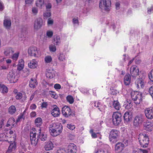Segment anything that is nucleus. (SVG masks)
Listing matches in <instances>:
<instances>
[{"label": "nucleus", "instance_id": "f257e3e1", "mask_svg": "<svg viewBox=\"0 0 153 153\" xmlns=\"http://www.w3.org/2000/svg\"><path fill=\"white\" fill-rule=\"evenodd\" d=\"M62 130V125L59 123H54L50 125L49 131L52 136L56 137L59 135Z\"/></svg>", "mask_w": 153, "mask_h": 153}, {"label": "nucleus", "instance_id": "f03ea898", "mask_svg": "<svg viewBox=\"0 0 153 153\" xmlns=\"http://www.w3.org/2000/svg\"><path fill=\"white\" fill-rule=\"evenodd\" d=\"M138 139L141 147L143 148H146L148 146L149 140L148 136L146 134L143 133L140 134Z\"/></svg>", "mask_w": 153, "mask_h": 153}, {"label": "nucleus", "instance_id": "7ed1b4c3", "mask_svg": "<svg viewBox=\"0 0 153 153\" xmlns=\"http://www.w3.org/2000/svg\"><path fill=\"white\" fill-rule=\"evenodd\" d=\"M142 94L137 91H132L131 93V98L136 105L140 104L142 101Z\"/></svg>", "mask_w": 153, "mask_h": 153}, {"label": "nucleus", "instance_id": "20e7f679", "mask_svg": "<svg viewBox=\"0 0 153 153\" xmlns=\"http://www.w3.org/2000/svg\"><path fill=\"white\" fill-rule=\"evenodd\" d=\"M111 4V0H101L99 7L102 10L108 11Z\"/></svg>", "mask_w": 153, "mask_h": 153}, {"label": "nucleus", "instance_id": "39448f33", "mask_svg": "<svg viewBox=\"0 0 153 153\" xmlns=\"http://www.w3.org/2000/svg\"><path fill=\"white\" fill-rule=\"evenodd\" d=\"M121 114L119 112H114L112 116V122L114 125L117 126L121 121Z\"/></svg>", "mask_w": 153, "mask_h": 153}, {"label": "nucleus", "instance_id": "423d86ee", "mask_svg": "<svg viewBox=\"0 0 153 153\" xmlns=\"http://www.w3.org/2000/svg\"><path fill=\"white\" fill-rule=\"evenodd\" d=\"M62 113L65 117H68L71 116H74L75 113L73 111L71 112L70 108L67 106H65L62 108Z\"/></svg>", "mask_w": 153, "mask_h": 153}, {"label": "nucleus", "instance_id": "0eeeda50", "mask_svg": "<svg viewBox=\"0 0 153 153\" xmlns=\"http://www.w3.org/2000/svg\"><path fill=\"white\" fill-rule=\"evenodd\" d=\"M144 121V116L142 114H139L134 118V125L136 126H138L141 124Z\"/></svg>", "mask_w": 153, "mask_h": 153}, {"label": "nucleus", "instance_id": "6e6552de", "mask_svg": "<svg viewBox=\"0 0 153 153\" xmlns=\"http://www.w3.org/2000/svg\"><path fill=\"white\" fill-rule=\"evenodd\" d=\"M119 134V132L118 131L115 129L111 130L109 134V140L110 141L114 142L115 141Z\"/></svg>", "mask_w": 153, "mask_h": 153}, {"label": "nucleus", "instance_id": "1a4fd4ad", "mask_svg": "<svg viewBox=\"0 0 153 153\" xmlns=\"http://www.w3.org/2000/svg\"><path fill=\"white\" fill-rule=\"evenodd\" d=\"M146 116L148 119H153V108L150 107L146 108L145 111Z\"/></svg>", "mask_w": 153, "mask_h": 153}, {"label": "nucleus", "instance_id": "9d476101", "mask_svg": "<svg viewBox=\"0 0 153 153\" xmlns=\"http://www.w3.org/2000/svg\"><path fill=\"white\" fill-rule=\"evenodd\" d=\"M67 150L68 153H76L77 147L74 143H70L68 146Z\"/></svg>", "mask_w": 153, "mask_h": 153}, {"label": "nucleus", "instance_id": "9b49d317", "mask_svg": "<svg viewBox=\"0 0 153 153\" xmlns=\"http://www.w3.org/2000/svg\"><path fill=\"white\" fill-rule=\"evenodd\" d=\"M43 25L42 19L40 18L36 19L34 23V28L35 29L38 30L40 29Z\"/></svg>", "mask_w": 153, "mask_h": 153}, {"label": "nucleus", "instance_id": "f8f14e48", "mask_svg": "<svg viewBox=\"0 0 153 153\" xmlns=\"http://www.w3.org/2000/svg\"><path fill=\"white\" fill-rule=\"evenodd\" d=\"M36 132H30V136L31 144L33 146H36L37 143L38 138H36Z\"/></svg>", "mask_w": 153, "mask_h": 153}, {"label": "nucleus", "instance_id": "ddd939ff", "mask_svg": "<svg viewBox=\"0 0 153 153\" xmlns=\"http://www.w3.org/2000/svg\"><path fill=\"white\" fill-rule=\"evenodd\" d=\"M28 55L30 56H33L36 57L38 53L37 48L35 47H30L28 51Z\"/></svg>", "mask_w": 153, "mask_h": 153}, {"label": "nucleus", "instance_id": "4468645a", "mask_svg": "<svg viewBox=\"0 0 153 153\" xmlns=\"http://www.w3.org/2000/svg\"><path fill=\"white\" fill-rule=\"evenodd\" d=\"M130 72L132 76H137L139 75L138 68H136L134 66H132L130 69Z\"/></svg>", "mask_w": 153, "mask_h": 153}, {"label": "nucleus", "instance_id": "2eb2a0df", "mask_svg": "<svg viewBox=\"0 0 153 153\" xmlns=\"http://www.w3.org/2000/svg\"><path fill=\"white\" fill-rule=\"evenodd\" d=\"M17 123H15V119L13 117L10 118L8 120L6 126L8 127L12 125L13 127H15L16 126Z\"/></svg>", "mask_w": 153, "mask_h": 153}, {"label": "nucleus", "instance_id": "dca6fc26", "mask_svg": "<svg viewBox=\"0 0 153 153\" xmlns=\"http://www.w3.org/2000/svg\"><path fill=\"white\" fill-rule=\"evenodd\" d=\"M39 134H38V139H40L41 141H46L47 139V134L41 132V129L39 130Z\"/></svg>", "mask_w": 153, "mask_h": 153}, {"label": "nucleus", "instance_id": "f3484780", "mask_svg": "<svg viewBox=\"0 0 153 153\" xmlns=\"http://www.w3.org/2000/svg\"><path fill=\"white\" fill-rule=\"evenodd\" d=\"M124 145L121 143H118L115 145V149L117 152H119L123 149Z\"/></svg>", "mask_w": 153, "mask_h": 153}, {"label": "nucleus", "instance_id": "a211bd4d", "mask_svg": "<svg viewBox=\"0 0 153 153\" xmlns=\"http://www.w3.org/2000/svg\"><path fill=\"white\" fill-rule=\"evenodd\" d=\"M51 113L53 117H57L60 114V110L58 107L56 106L51 111Z\"/></svg>", "mask_w": 153, "mask_h": 153}, {"label": "nucleus", "instance_id": "6ab92c4d", "mask_svg": "<svg viewBox=\"0 0 153 153\" xmlns=\"http://www.w3.org/2000/svg\"><path fill=\"white\" fill-rule=\"evenodd\" d=\"M3 24L7 29H9L11 27V22L10 19H5L4 21Z\"/></svg>", "mask_w": 153, "mask_h": 153}, {"label": "nucleus", "instance_id": "aec40b11", "mask_svg": "<svg viewBox=\"0 0 153 153\" xmlns=\"http://www.w3.org/2000/svg\"><path fill=\"white\" fill-rule=\"evenodd\" d=\"M112 106L110 105V107H112L116 110H119L121 108L120 104L117 100H114L112 102Z\"/></svg>", "mask_w": 153, "mask_h": 153}, {"label": "nucleus", "instance_id": "412c9836", "mask_svg": "<svg viewBox=\"0 0 153 153\" xmlns=\"http://www.w3.org/2000/svg\"><path fill=\"white\" fill-rule=\"evenodd\" d=\"M123 118L124 120L126 122H128L132 118V116L129 112H126L124 115Z\"/></svg>", "mask_w": 153, "mask_h": 153}, {"label": "nucleus", "instance_id": "4be33fe9", "mask_svg": "<svg viewBox=\"0 0 153 153\" xmlns=\"http://www.w3.org/2000/svg\"><path fill=\"white\" fill-rule=\"evenodd\" d=\"M137 87L139 88V85H140L141 88H143L144 87L145 81L142 78H138L137 80Z\"/></svg>", "mask_w": 153, "mask_h": 153}, {"label": "nucleus", "instance_id": "5701e85b", "mask_svg": "<svg viewBox=\"0 0 153 153\" xmlns=\"http://www.w3.org/2000/svg\"><path fill=\"white\" fill-rule=\"evenodd\" d=\"M28 66L31 68H35L37 66V62L35 59H33L30 63L28 64Z\"/></svg>", "mask_w": 153, "mask_h": 153}, {"label": "nucleus", "instance_id": "b1692460", "mask_svg": "<svg viewBox=\"0 0 153 153\" xmlns=\"http://www.w3.org/2000/svg\"><path fill=\"white\" fill-rule=\"evenodd\" d=\"M24 61L23 59L19 60V63L17 65V70L19 71L22 70L24 68Z\"/></svg>", "mask_w": 153, "mask_h": 153}, {"label": "nucleus", "instance_id": "393cba45", "mask_svg": "<svg viewBox=\"0 0 153 153\" xmlns=\"http://www.w3.org/2000/svg\"><path fill=\"white\" fill-rule=\"evenodd\" d=\"M53 147V144L51 141L48 142L45 145V148L46 150H50L52 149Z\"/></svg>", "mask_w": 153, "mask_h": 153}, {"label": "nucleus", "instance_id": "a878e982", "mask_svg": "<svg viewBox=\"0 0 153 153\" xmlns=\"http://www.w3.org/2000/svg\"><path fill=\"white\" fill-rule=\"evenodd\" d=\"M16 148V145L14 143H12L10 144L8 149L6 153H10L13 150H15Z\"/></svg>", "mask_w": 153, "mask_h": 153}, {"label": "nucleus", "instance_id": "bb28decb", "mask_svg": "<svg viewBox=\"0 0 153 153\" xmlns=\"http://www.w3.org/2000/svg\"><path fill=\"white\" fill-rule=\"evenodd\" d=\"M46 76H55L54 71L53 69H48L46 71Z\"/></svg>", "mask_w": 153, "mask_h": 153}, {"label": "nucleus", "instance_id": "cd10ccee", "mask_svg": "<svg viewBox=\"0 0 153 153\" xmlns=\"http://www.w3.org/2000/svg\"><path fill=\"white\" fill-rule=\"evenodd\" d=\"M53 42L55 45H59L61 43L60 38L59 36H56L53 39Z\"/></svg>", "mask_w": 153, "mask_h": 153}, {"label": "nucleus", "instance_id": "c85d7f7f", "mask_svg": "<svg viewBox=\"0 0 153 153\" xmlns=\"http://www.w3.org/2000/svg\"><path fill=\"white\" fill-rule=\"evenodd\" d=\"M0 91L2 93H6L8 92V88L4 85L0 84Z\"/></svg>", "mask_w": 153, "mask_h": 153}, {"label": "nucleus", "instance_id": "c756f323", "mask_svg": "<svg viewBox=\"0 0 153 153\" xmlns=\"http://www.w3.org/2000/svg\"><path fill=\"white\" fill-rule=\"evenodd\" d=\"M35 4L37 7L42 8L44 5V0H37Z\"/></svg>", "mask_w": 153, "mask_h": 153}, {"label": "nucleus", "instance_id": "7c9ffc66", "mask_svg": "<svg viewBox=\"0 0 153 153\" xmlns=\"http://www.w3.org/2000/svg\"><path fill=\"white\" fill-rule=\"evenodd\" d=\"M35 123L36 125L38 126H40L42 124V120L40 117H38L35 120Z\"/></svg>", "mask_w": 153, "mask_h": 153}, {"label": "nucleus", "instance_id": "2f4dec72", "mask_svg": "<svg viewBox=\"0 0 153 153\" xmlns=\"http://www.w3.org/2000/svg\"><path fill=\"white\" fill-rule=\"evenodd\" d=\"M16 111V108L14 105L11 106L9 108V112L11 114H13Z\"/></svg>", "mask_w": 153, "mask_h": 153}, {"label": "nucleus", "instance_id": "473e14b6", "mask_svg": "<svg viewBox=\"0 0 153 153\" xmlns=\"http://www.w3.org/2000/svg\"><path fill=\"white\" fill-rule=\"evenodd\" d=\"M131 77H124V84L126 85H128L131 82Z\"/></svg>", "mask_w": 153, "mask_h": 153}, {"label": "nucleus", "instance_id": "72a5a7b5", "mask_svg": "<svg viewBox=\"0 0 153 153\" xmlns=\"http://www.w3.org/2000/svg\"><path fill=\"white\" fill-rule=\"evenodd\" d=\"M7 79L10 83H15L18 79V77H8Z\"/></svg>", "mask_w": 153, "mask_h": 153}, {"label": "nucleus", "instance_id": "f704fd0d", "mask_svg": "<svg viewBox=\"0 0 153 153\" xmlns=\"http://www.w3.org/2000/svg\"><path fill=\"white\" fill-rule=\"evenodd\" d=\"M67 101L70 104H72L74 102V99L71 95H68L66 97Z\"/></svg>", "mask_w": 153, "mask_h": 153}, {"label": "nucleus", "instance_id": "c9c22d12", "mask_svg": "<svg viewBox=\"0 0 153 153\" xmlns=\"http://www.w3.org/2000/svg\"><path fill=\"white\" fill-rule=\"evenodd\" d=\"M145 126L146 127V129L147 131H151L152 130L153 127L151 126V123H146L145 124Z\"/></svg>", "mask_w": 153, "mask_h": 153}, {"label": "nucleus", "instance_id": "e433bc0d", "mask_svg": "<svg viewBox=\"0 0 153 153\" xmlns=\"http://www.w3.org/2000/svg\"><path fill=\"white\" fill-rule=\"evenodd\" d=\"M7 137L4 133L0 134V141H8L7 140Z\"/></svg>", "mask_w": 153, "mask_h": 153}, {"label": "nucleus", "instance_id": "4c0bfd02", "mask_svg": "<svg viewBox=\"0 0 153 153\" xmlns=\"http://www.w3.org/2000/svg\"><path fill=\"white\" fill-rule=\"evenodd\" d=\"M13 52L11 48H8L6 49V51L4 52V53L6 56H8L10 55V53H12Z\"/></svg>", "mask_w": 153, "mask_h": 153}, {"label": "nucleus", "instance_id": "58836bf2", "mask_svg": "<svg viewBox=\"0 0 153 153\" xmlns=\"http://www.w3.org/2000/svg\"><path fill=\"white\" fill-rule=\"evenodd\" d=\"M50 94H51V97L54 98V99H56L58 97V95L54 92L52 91H49Z\"/></svg>", "mask_w": 153, "mask_h": 153}, {"label": "nucleus", "instance_id": "ea45409f", "mask_svg": "<svg viewBox=\"0 0 153 153\" xmlns=\"http://www.w3.org/2000/svg\"><path fill=\"white\" fill-rule=\"evenodd\" d=\"M52 61V58L51 56H46L45 59V61L46 63H50Z\"/></svg>", "mask_w": 153, "mask_h": 153}, {"label": "nucleus", "instance_id": "a19ab883", "mask_svg": "<svg viewBox=\"0 0 153 153\" xmlns=\"http://www.w3.org/2000/svg\"><path fill=\"white\" fill-rule=\"evenodd\" d=\"M49 49L50 51L54 52L56 50V47L55 45H51L49 46Z\"/></svg>", "mask_w": 153, "mask_h": 153}, {"label": "nucleus", "instance_id": "79ce46f5", "mask_svg": "<svg viewBox=\"0 0 153 153\" xmlns=\"http://www.w3.org/2000/svg\"><path fill=\"white\" fill-rule=\"evenodd\" d=\"M95 153H108V152L107 150L100 149L96 152Z\"/></svg>", "mask_w": 153, "mask_h": 153}, {"label": "nucleus", "instance_id": "37998d69", "mask_svg": "<svg viewBox=\"0 0 153 153\" xmlns=\"http://www.w3.org/2000/svg\"><path fill=\"white\" fill-rule=\"evenodd\" d=\"M19 56V53H15V54H13L12 57L13 60H14L15 61H16L18 58Z\"/></svg>", "mask_w": 153, "mask_h": 153}, {"label": "nucleus", "instance_id": "c03bdc74", "mask_svg": "<svg viewBox=\"0 0 153 153\" xmlns=\"http://www.w3.org/2000/svg\"><path fill=\"white\" fill-rule=\"evenodd\" d=\"M67 127L68 128L72 130L74 129L75 128V126L71 124H68Z\"/></svg>", "mask_w": 153, "mask_h": 153}, {"label": "nucleus", "instance_id": "a18cd8bd", "mask_svg": "<svg viewBox=\"0 0 153 153\" xmlns=\"http://www.w3.org/2000/svg\"><path fill=\"white\" fill-rule=\"evenodd\" d=\"M90 132L91 134L92 137L95 138L97 137L96 134L93 132V129H91Z\"/></svg>", "mask_w": 153, "mask_h": 153}, {"label": "nucleus", "instance_id": "49530a36", "mask_svg": "<svg viewBox=\"0 0 153 153\" xmlns=\"http://www.w3.org/2000/svg\"><path fill=\"white\" fill-rule=\"evenodd\" d=\"M22 94L20 93H18L16 96V98L17 100L20 99L22 97Z\"/></svg>", "mask_w": 153, "mask_h": 153}, {"label": "nucleus", "instance_id": "de8ad7c7", "mask_svg": "<svg viewBox=\"0 0 153 153\" xmlns=\"http://www.w3.org/2000/svg\"><path fill=\"white\" fill-rule=\"evenodd\" d=\"M59 59L60 61H63L65 59V55L63 54H60L59 57Z\"/></svg>", "mask_w": 153, "mask_h": 153}, {"label": "nucleus", "instance_id": "09e8293b", "mask_svg": "<svg viewBox=\"0 0 153 153\" xmlns=\"http://www.w3.org/2000/svg\"><path fill=\"white\" fill-rule=\"evenodd\" d=\"M32 12L33 14L35 15L38 12V10L37 8L35 7H33L32 9Z\"/></svg>", "mask_w": 153, "mask_h": 153}, {"label": "nucleus", "instance_id": "8fccbe9b", "mask_svg": "<svg viewBox=\"0 0 153 153\" xmlns=\"http://www.w3.org/2000/svg\"><path fill=\"white\" fill-rule=\"evenodd\" d=\"M53 21L52 19L51 18H49L48 20V25H51L53 24Z\"/></svg>", "mask_w": 153, "mask_h": 153}, {"label": "nucleus", "instance_id": "3c124183", "mask_svg": "<svg viewBox=\"0 0 153 153\" xmlns=\"http://www.w3.org/2000/svg\"><path fill=\"white\" fill-rule=\"evenodd\" d=\"M44 16L45 18H48L51 16V13L49 12H46L44 13Z\"/></svg>", "mask_w": 153, "mask_h": 153}, {"label": "nucleus", "instance_id": "603ef678", "mask_svg": "<svg viewBox=\"0 0 153 153\" xmlns=\"http://www.w3.org/2000/svg\"><path fill=\"white\" fill-rule=\"evenodd\" d=\"M47 35L49 37H51L53 35V32L52 31H48L47 32Z\"/></svg>", "mask_w": 153, "mask_h": 153}, {"label": "nucleus", "instance_id": "864d4df0", "mask_svg": "<svg viewBox=\"0 0 153 153\" xmlns=\"http://www.w3.org/2000/svg\"><path fill=\"white\" fill-rule=\"evenodd\" d=\"M54 87L55 89H60L61 88V85L59 84H55Z\"/></svg>", "mask_w": 153, "mask_h": 153}, {"label": "nucleus", "instance_id": "5fc2aeb1", "mask_svg": "<svg viewBox=\"0 0 153 153\" xmlns=\"http://www.w3.org/2000/svg\"><path fill=\"white\" fill-rule=\"evenodd\" d=\"M132 104L131 102L128 103L125 106V108L126 109H129L131 108L132 107Z\"/></svg>", "mask_w": 153, "mask_h": 153}, {"label": "nucleus", "instance_id": "6e6d98bb", "mask_svg": "<svg viewBox=\"0 0 153 153\" xmlns=\"http://www.w3.org/2000/svg\"><path fill=\"white\" fill-rule=\"evenodd\" d=\"M30 83H33L36 85L37 84V82L36 79H33V78H31L30 79Z\"/></svg>", "mask_w": 153, "mask_h": 153}, {"label": "nucleus", "instance_id": "4d7b16f0", "mask_svg": "<svg viewBox=\"0 0 153 153\" xmlns=\"http://www.w3.org/2000/svg\"><path fill=\"white\" fill-rule=\"evenodd\" d=\"M48 105V104L47 102H43L42 104L41 107L42 108H46Z\"/></svg>", "mask_w": 153, "mask_h": 153}, {"label": "nucleus", "instance_id": "13d9d810", "mask_svg": "<svg viewBox=\"0 0 153 153\" xmlns=\"http://www.w3.org/2000/svg\"><path fill=\"white\" fill-rule=\"evenodd\" d=\"M36 106L35 104H33L30 106V108L32 110L35 109L36 108Z\"/></svg>", "mask_w": 153, "mask_h": 153}, {"label": "nucleus", "instance_id": "bf43d9fd", "mask_svg": "<svg viewBox=\"0 0 153 153\" xmlns=\"http://www.w3.org/2000/svg\"><path fill=\"white\" fill-rule=\"evenodd\" d=\"M26 4H30L33 2V0H25Z\"/></svg>", "mask_w": 153, "mask_h": 153}, {"label": "nucleus", "instance_id": "052dcab7", "mask_svg": "<svg viewBox=\"0 0 153 153\" xmlns=\"http://www.w3.org/2000/svg\"><path fill=\"white\" fill-rule=\"evenodd\" d=\"M52 7V5L50 3H48L46 5V8L47 9H50Z\"/></svg>", "mask_w": 153, "mask_h": 153}, {"label": "nucleus", "instance_id": "680f3d73", "mask_svg": "<svg viewBox=\"0 0 153 153\" xmlns=\"http://www.w3.org/2000/svg\"><path fill=\"white\" fill-rule=\"evenodd\" d=\"M30 116L32 117H36V114L35 112L33 111L30 113Z\"/></svg>", "mask_w": 153, "mask_h": 153}, {"label": "nucleus", "instance_id": "e2e57ef3", "mask_svg": "<svg viewBox=\"0 0 153 153\" xmlns=\"http://www.w3.org/2000/svg\"><path fill=\"white\" fill-rule=\"evenodd\" d=\"M29 86L30 88H35L36 87L35 84L33 83H30Z\"/></svg>", "mask_w": 153, "mask_h": 153}, {"label": "nucleus", "instance_id": "0e129e2a", "mask_svg": "<svg viewBox=\"0 0 153 153\" xmlns=\"http://www.w3.org/2000/svg\"><path fill=\"white\" fill-rule=\"evenodd\" d=\"M56 153H65V152L62 149H59L57 151Z\"/></svg>", "mask_w": 153, "mask_h": 153}, {"label": "nucleus", "instance_id": "69168bd1", "mask_svg": "<svg viewBox=\"0 0 153 153\" xmlns=\"http://www.w3.org/2000/svg\"><path fill=\"white\" fill-rule=\"evenodd\" d=\"M153 10V7H152L150 8H148V13L149 14H150L151 13V11Z\"/></svg>", "mask_w": 153, "mask_h": 153}, {"label": "nucleus", "instance_id": "338daca9", "mask_svg": "<svg viewBox=\"0 0 153 153\" xmlns=\"http://www.w3.org/2000/svg\"><path fill=\"white\" fill-rule=\"evenodd\" d=\"M140 151L141 152H142L143 153H148V151L146 150L145 149H140Z\"/></svg>", "mask_w": 153, "mask_h": 153}, {"label": "nucleus", "instance_id": "774afa93", "mask_svg": "<svg viewBox=\"0 0 153 153\" xmlns=\"http://www.w3.org/2000/svg\"><path fill=\"white\" fill-rule=\"evenodd\" d=\"M148 76H153V69L149 74Z\"/></svg>", "mask_w": 153, "mask_h": 153}]
</instances>
